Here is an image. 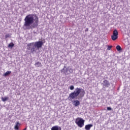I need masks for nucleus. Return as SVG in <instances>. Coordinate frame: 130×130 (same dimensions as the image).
Segmentation results:
<instances>
[{"label":"nucleus","instance_id":"9b49d317","mask_svg":"<svg viewBox=\"0 0 130 130\" xmlns=\"http://www.w3.org/2000/svg\"><path fill=\"white\" fill-rule=\"evenodd\" d=\"M35 66L37 67V68H39L40 67H42V65L41 64V62H37L35 63Z\"/></svg>","mask_w":130,"mask_h":130},{"label":"nucleus","instance_id":"423d86ee","mask_svg":"<svg viewBox=\"0 0 130 130\" xmlns=\"http://www.w3.org/2000/svg\"><path fill=\"white\" fill-rule=\"evenodd\" d=\"M103 85L105 87L108 88L110 86V83H109V82L107 80H105L103 81Z\"/></svg>","mask_w":130,"mask_h":130},{"label":"nucleus","instance_id":"f3484780","mask_svg":"<svg viewBox=\"0 0 130 130\" xmlns=\"http://www.w3.org/2000/svg\"><path fill=\"white\" fill-rule=\"evenodd\" d=\"M70 90H74V89H75V87H74L73 85H71V86L70 87Z\"/></svg>","mask_w":130,"mask_h":130},{"label":"nucleus","instance_id":"7ed1b4c3","mask_svg":"<svg viewBox=\"0 0 130 130\" xmlns=\"http://www.w3.org/2000/svg\"><path fill=\"white\" fill-rule=\"evenodd\" d=\"M43 45V42L41 41H37L29 43L28 45V46L29 47L32 46V48L31 49V52H34V51H36V48L37 49H39V48H41L42 47V46Z\"/></svg>","mask_w":130,"mask_h":130},{"label":"nucleus","instance_id":"f257e3e1","mask_svg":"<svg viewBox=\"0 0 130 130\" xmlns=\"http://www.w3.org/2000/svg\"><path fill=\"white\" fill-rule=\"evenodd\" d=\"M33 24V28L38 27L39 25V18L38 16L34 14H28L24 18V26L26 27L27 29H30V26Z\"/></svg>","mask_w":130,"mask_h":130},{"label":"nucleus","instance_id":"1a4fd4ad","mask_svg":"<svg viewBox=\"0 0 130 130\" xmlns=\"http://www.w3.org/2000/svg\"><path fill=\"white\" fill-rule=\"evenodd\" d=\"M73 104L75 107H77V106H79V105H80V101L78 100L74 101Z\"/></svg>","mask_w":130,"mask_h":130},{"label":"nucleus","instance_id":"ddd939ff","mask_svg":"<svg viewBox=\"0 0 130 130\" xmlns=\"http://www.w3.org/2000/svg\"><path fill=\"white\" fill-rule=\"evenodd\" d=\"M14 46H15V44H14V43H10L8 45L9 48H13L14 47Z\"/></svg>","mask_w":130,"mask_h":130},{"label":"nucleus","instance_id":"aec40b11","mask_svg":"<svg viewBox=\"0 0 130 130\" xmlns=\"http://www.w3.org/2000/svg\"><path fill=\"white\" fill-rule=\"evenodd\" d=\"M87 31H89V28H86L85 29V32H87Z\"/></svg>","mask_w":130,"mask_h":130},{"label":"nucleus","instance_id":"a211bd4d","mask_svg":"<svg viewBox=\"0 0 130 130\" xmlns=\"http://www.w3.org/2000/svg\"><path fill=\"white\" fill-rule=\"evenodd\" d=\"M10 37V35L7 34L5 35V38H9Z\"/></svg>","mask_w":130,"mask_h":130},{"label":"nucleus","instance_id":"f8f14e48","mask_svg":"<svg viewBox=\"0 0 130 130\" xmlns=\"http://www.w3.org/2000/svg\"><path fill=\"white\" fill-rule=\"evenodd\" d=\"M2 100L3 101V102H5V101L9 100V97H8V96H5L4 98L2 97Z\"/></svg>","mask_w":130,"mask_h":130},{"label":"nucleus","instance_id":"f03ea898","mask_svg":"<svg viewBox=\"0 0 130 130\" xmlns=\"http://www.w3.org/2000/svg\"><path fill=\"white\" fill-rule=\"evenodd\" d=\"M85 90L81 88H76L74 92H71L68 97L69 100H73V99H76L78 96L80 97H84L85 96Z\"/></svg>","mask_w":130,"mask_h":130},{"label":"nucleus","instance_id":"6ab92c4d","mask_svg":"<svg viewBox=\"0 0 130 130\" xmlns=\"http://www.w3.org/2000/svg\"><path fill=\"white\" fill-rule=\"evenodd\" d=\"M107 109V110H112V109L110 107H108Z\"/></svg>","mask_w":130,"mask_h":130},{"label":"nucleus","instance_id":"4468645a","mask_svg":"<svg viewBox=\"0 0 130 130\" xmlns=\"http://www.w3.org/2000/svg\"><path fill=\"white\" fill-rule=\"evenodd\" d=\"M10 74H12V72L8 71L4 74V76L7 77V76H9V75H10Z\"/></svg>","mask_w":130,"mask_h":130},{"label":"nucleus","instance_id":"412c9836","mask_svg":"<svg viewBox=\"0 0 130 130\" xmlns=\"http://www.w3.org/2000/svg\"><path fill=\"white\" fill-rule=\"evenodd\" d=\"M23 130H27V127H25Z\"/></svg>","mask_w":130,"mask_h":130},{"label":"nucleus","instance_id":"0eeeda50","mask_svg":"<svg viewBox=\"0 0 130 130\" xmlns=\"http://www.w3.org/2000/svg\"><path fill=\"white\" fill-rule=\"evenodd\" d=\"M51 130H61V127L57 125H55L52 127Z\"/></svg>","mask_w":130,"mask_h":130},{"label":"nucleus","instance_id":"6e6552de","mask_svg":"<svg viewBox=\"0 0 130 130\" xmlns=\"http://www.w3.org/2000/svg\"><path fill=\"white\" fill-rule=\"evenodd\" d=\"M92 126H93V124H92L86 125L85 126V129L90 130L91 127H92Z\"/></svg>","mask_w":130,"mask_h":130},{"label":"nucleus","instance_id":"20e7f679","mask_svg":"<svg viewBox=\"0 0 130 130\" xmlns=\"http://www.w3.org/2000/svg\"><path fill=\"white\" fill-rule=\"evenodd\" d=\"M75 123L79 127H83L85 123V120L81 117H77L76 119Z\"/></svg>","mask_w":130,"mask_h":130},{"label":"nucleus","instance_id":"39448f33","mask_svg":"<svg viewBox=\"0 0 130 130\" xmlns=\"http://www.w3.org/2000/svg\"><path fill=\"white\" fill-rule=\"evenodd\" d=\"M118 38V31L117 29H114L113 31V35L111 36V39L113 41H115Z\"/></svg>","mask_w":130,"mask_h":130},{"label":"nucleus","instance_id":"2eb2a0df","mask_svg":"<svg viewBox=\"0 0 130 130\" xmlns=\"http://www.w3.org/2000/svg\"><path fill=\"white\" fill-rule=\"evenodd\" d=\"M116 48L118 51H120V50H122L121 47H120L119 45H117Z\"/></svg>","mask_w":130,"mask_h":130},{"label":"nucleus","instance_id":"dca6fc26","mask_svg":"<svg viewBox=\"0 0 130 130\" xmlns=\"http://www.w3.org/2000/svg\"><path fill=\"white\" fill-rule=\"evenodd\" d=\"M111 48H112V46H108V48H107L108 50H110Z\"/></svg>","mask_w":130,"mask_h":130},{"label":"nucleus","instance_id":"9d476101","mask_svg":"<svg viewBox=\"0 0 130 130\" xmlns=\"http://www.w3.org/2000/svg\"><path fill=\"white\" fill-rule=\"evenodd\" d=\"M20 123L19 122H17L16 125L14 126V128L15 130H19V126H20Z\"/></svg>","mask_w":130,"mask_h":130}]
</instances>
